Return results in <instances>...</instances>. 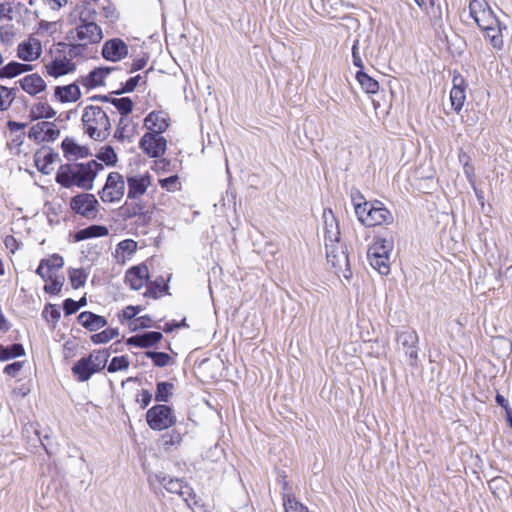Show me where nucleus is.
I'll return each mask as SVG.
<instances>
[{"instance_id": "nucleus-1", "label": "nucleus", "mask_w": 512, "mask_h": 512, "mask_svg": "<svg viewBox=\"0 0 512 512\" xmlns=\"http://www.w3.org/2000/svg\"><path fill=\"white\" fill-rule=\"evenodd\" d=\"M103 169V164L97 160L65 163L57 170L55 181L64 188L76 186L89 191L93 189L94 180Z\"/></svg>"}, {"instance_id": "nucleus-2", "label": "nucleus", "mask_w": 512, "mask_h": 512, "mask_svg": "<svg viewBox=\"0 0 512 512\" xmlns=\"http://www.w3.org/2000/svg\"><path fill=\"white\" fill-rule=\"evenodd\" d=\"M469 13L492 47L501 50L504 46L502 30L507 27L502 25L488 3L485 0H470Z\"/></svg>"}, {"instance_id": "nucleus-3", "label": "nucleus", "mask_w": 512, "mask_h": 512, "mask_svg": "<svg viewBox=\"0 0 512 512\" xmlns=\"http://www.w3.org/2000/svg\"><path fill=\"white\" fill-rule=\"evenodd\" d=\"M355 214L359 222L366 227H374L393 222L392 213L380 201L369 202L357 191L351 195Z\"/></svg>"}, {"instance_id": "nucleus-4", "label": "nucleus", "mask_w": 512, "mask_h": 512, "mask_svg": "<svg viewBox=\"0 0 512 512\" xmlns=\"http://www.w3.org/2000/svg\"><path fill=\"white\" fill-rule=\"evenodd\" d=\"M85 133L95 141H103L110 135L111 122L107 113L99 106L85 107L81 118Z\"/></svg>"}, {"instance_id": "nucleus-5", "label": "nucleus", "mask_w": 512, "mask_h": 512, "mask_svg": "<svg viewBox=\"0 0 512 512\" xmlns=\"http://www.w3.org/2000/svg\"><path fill=\"white\" fill-rule=\"evenodd\" d=\"M392 250V243L386 239L376 241L367 252L370 265L381 275L390 273L389 255Z\"/></svg>"}, {"instance_id": "nucleus-6", "label": "nucleus", "mask_w": 512, "mask_h": 512, "mask_svg": "<svg viewBox=\"0 0 512 512\" xmlns=\"http://www.w3.org/2000/svg\"><path fill=\"white\" fill-rule=\"evenodd\" d=\"M96 14V11L85 9L80 13L81 24L76 28L77 38L88 44H97L103 39V33L100 26H98L92 15Z\"/></svg>"}, {"instance_id": "nucleus-7", "label": "nucleus", "mask_w": 512, "mask_h": 512, "mask_svg": "<svg viewBox=\"0 0 512 512\" xmlns=\"http://www.w3.org/2000/svg\"><path fill=\"white\" fill-rule=\"evenodd\" d=\"M148 426L155 431H162L176 423L173 409L165 404H156L146 412Z\"/></svg>"}, {"instance_id": "nucleus-8", "label": "nucleus", "mask_w": 512, "mask_h": 512, "mask_svg": "<svg viewBox=\"0 0 512 512\" xmlns=\"http://www.w3.org/2000/svg\"><path fill=\"white\" fill-rule=\"evenodd\" d=\"M99 202L95 195L90 193H80L73 196L70 200L71 210L82 217L93 220L98 213Z\"/></svg>"}, {"instance_id": "nucleus-9", "label": "nucleus", "mask_w": 512, "mask_h": 512, "mask_svg": "<svg viewBox=\"0 0 512 512\" xmlns=\"http://www.w3.org/2000/svg\"><path fill=\"white\" fill-rule=\"evenodd\" d=\"M125 181L118 172H110L102 190L99 192L100 199L104 203L120 201L124 196Z\"/></svg>"}, {"instance_id": "nucleus-10", "label": "nucleus", "mask_w": 512, "mask_h": 512, "mask_svg": "<svg viewBox=\"0 0 512 512\" xmlns=\"http://www.w3.org/2000/svg\"><path fill=\"white\" fill-rule=\"evenodd\" d=\"M139 147L151 158L162 156L167 147V140L161 134L146 132L139 141Z\"/></svg>"}, {"instance_id": "nucleus-11", "label": "nucleus", "mask_w": 512, "mask_h": 512, "mask_svg": "<svg viewBox=\"0 0 512 512\" xmlns=\"http://www.w3.org/2000/svg\"><path fill=\"white\" fill-rule=\"evenodd\" d=\"M45 72L48 76L55 79L71 74L76 71V64L70 61L67 56L63 54L55 53L52 60L44 65Z\"/></svg>"}, {"instance_id": "nucleus-12", "label": "nucleus", "mask_w": 512, "mask_h": 512, "mask_svg": "<svg viewBox=\"0 0 512 512\" xmlns=\"http://www.w3.org/2000/svg\"><path fill=\"white\" fill-rule=\"evenodd\" d=\"M60 135V131L53 122L42 121L33 125L29 132L28 137L37 142H52L55 141Z\"/></svg>"}, {"instance_id": "nucleus-13", "label": "nucleus", "mask_w": 512, "mask_h": 512, "mask_svg": "<svg viewBox=\"0 0 512 512\" xmlns=\"http://www.w3.org/2000/svg\"><path fill=\"white\" fill-rule=\"evenodd\" d=\"M128 52V46L122 39L113 38L103 44L101 55L107 61L119 62L127 57Z\"/></svg>"}, {"instance_id": "nucleus-14", "label": "nucleus", "mask_w": 512, "mask_h": 512, "mask_svg": "<svg viewBox=\"0 0 512 512\" xmlns=\"http://www.w3.org/2000/svg\"><path fill=\"white\" fill-rule=\"evenodd\" d=\"M423 9L428 15L431 25L439 33L440 30L444 29V12H447V3L444 1L443 4L439 0H429L428 5L424 2Z\"/></svg>"}, {"instance_id": "nucleus-15", "label": "nucleus", "mask_w": 512, "mask_h": 512, "mask_svg": "<svg viewBox=\"0 0 512 512\" xmlns=\"http://www.w3.org/2000/svg\"><path fill=\"white\" fill-rule=\"evenodd\" d=\"M128 192V200H136L144 195L151 184V175L146 172L145 174L131 175L126 178Z\"/></svg>"}, {"instance_id": "nucleus-16", "label": "nucleus", "mask_w": 512, "mask_h": 512, "mask_svg": "<svg viewBox=\"0 0 512 512\" xmlns=\"http://www.w3.org/2000/svg\"><path fill=\"white\" fill-rule=\"evenodd\" d=\"M42 54V43L38 38L30 36L17 46V57L24 62L37 60Z\"/></svg>"}, {"instance_id": "nucleus-17", "label": "nucleus", "mask_w": 512, "mask_h": 512, "mask_svg": "<svg viewBox=\"0 0 512 512\" xmlns=\"http://www.w3.org/2000/svg\"><path fill=\"white\" fill-rule=\"evenodd\" d=\"M116 68L109 66H100L92 69L87 75L80 77L78 80L88 90L105 84V79L113 72Z\"/></svg>"}, {"instance_id": "nucleus-18", "label": "nucleus", "mask_w": 512, "mask_h": 512, "mask_svg": "<svg viewBox=\"0 0 512 512\" xmlns=\"http://www.w3.org/2000/svg\"><path fill=\"white\" fill-rule=\"evenodd\" d=\"M149 280L147 265L139 264L129 268L125 274V282L132 290H140Z\"/></svg>"}, {"instance_id": "nucleus-19", "label": "nucleus", "mask_w": 512, "mask_h": 512, "mask_svg": "<svg viewBox=\"0 0 512 512\" xmlns=\"http://www.w3.org/2000/svg\"><path fill=\"white\" fill-rule=\"evenodd\" d=\"M325 248L327 260L332 264L333 267L342 269L343 267H347L349 265L347 249L344 245L340 244V242L333 244L327 243Z\"/></svg>"}, {"instance_id": "nucleus-20", "label": "nucleus", "mask_w": 512, "mask_h": 512, "mask_svg": "<svg viewBox=\"0 0 512 512\" xmlns=\"http://www.w3.org/2000/svg\"><path fill=\"white\" fill-rule=\"evenodd\" d=\"M162 338L163 334L159 331H146L127 338L126 344L128 346L147 349L156 346Z\"/></svg>"}, {"instance_id": "nucleus-21", "label": "nucleus", "mask_w": 512, "mask_h": 512, "mask_svg": "<svg viewBox=\"0 0 512 512\" xmlns=\"http://www.w3.org/2000/svg\"><path fill=\"white\" fill-rule=\"evenodd\" d=\"M144 126L149 133H164L169 127V117L164 111H152L144 119Z\"/></svg>"}, {"instance_id": "nucleus-22", "label": "nucleus", "mask_w": 512, "mask_h": 512, "mask_svg": "<svg viewBox=\"0 0 512 512\" xmlns=\"http://www.w3.org/2000/svg\"><path fill=\"white\" fill-rule=\"evenodd\" d=\"M59 154L50 147H42L34 154L35 165L42 174L49 175L52 171L51 164L58 159Z\"/></svg>"}, {"instance_id": "nucleus-23", "label": "nucleus", "mask_w": 512, "mask_h": 512, "mask_svg": "<svg viewBox=\"0 0 512 512\" xmlns=\"http://www.w3.org/2000/svg\"><path fill=\"white\" fill-rule=\"evenodd\" d=\"M17 83L30 96H36L47 88L45 80L38 73L28 74L19 79Z\"/></svg>"}, {"instance_id": "nucleus-24", "label": "nucleus", "mask_w": 512, "mask_h": 512, "mask_svg": "<svg viewBox=\"0 0 512 512\" xmlns=\"http://www.w3.org/2000/svg\"><path fill=\"white\" fill-rule=\"evenodd\" d=\"M120 215L124 220H130L135 217L142 218L143 221L150 220V216L146 211L145 204L138 199L126 201L123 206L120 207Z\"/></svg>"}, {"instance_id": "nucleus-25", "label": "nucleus", "mask_w": 512, "mask_h": 512, "mask_svg": "<svg viewBox=\"0 0 512 512\" xmlns=\"http://www.w3.org/2000/svg\"><path fill=\"white\" fill-rule=\"evenodd\" d=\"M156 479L169 493L178 494L181 497H184L186 493L184 489H187L190 490L189 495L193 494V489L182 479L171 478L163 473L157 474Z\"/></svg>"}, {"instance_id": "nucleus-26", "label": "nucleus", "mask_w": 512, "mask_h": 512, "mask_svg": "<svg viewBox=\"0 0 512 512\" xmlns=\"http://www.w3.org/2000/svg\"><path fill=\"white\" fill-rule=\"evenodd\" d=\"M81 326L90 332H96L107 325V319L91 311H83L77 316Z\"/></svg>"}, {"instance_id": "nucleus-27", "label": "nucleus", "mask_w": 512, "mask_h": 512, "mask_svg": "<svg viewBox=\"0 0 512 512\" xmlns=\"http://www.w3.org/2000/svg\"><path fill=\"white\" fill-rule=\"evenodd\" d=\"M64 157L68 160L71 158H86L91 155L90 150L86 146L79 145L73 138L66 137L62 143Z\"/></svg>"}, {"instance_id": "nucleus-28", "label": "nucleus", "mask_w": 512, "mask_h": 512, "mask_svg": "<svg viewBox=\"0 0 512 512\" xmlns=\"http://www.w3.org/2000/svg\"><path fill=\"white\" fill-rule=\"evenodd\" d=\"M73 376L79 381V382H86L88 381L92 375L97 373L96 369L94 368L92 364L91 357H82L77 362L74 363L72 369Z\"/></svg>"}, {"instance_id": "nucleus-29", "label": "nucleus", "mask_w": 512, "mask_h": 512, "mask_svg": "<svg viewBox=\"0 0 512 512\" xmlns=\"http://www.w3.org/2000/svg\"><path fill=\"white\" fill-rule=\"evenodd\" d=\"M55 98L61 103L76 102L81 97V90L78 81L69 85L56 86L54 89Z\"/></svg>"}, {"instance_id": "nucleus-30", "label": "nucleus", "mask_w": 512, "mask_h": 512, "mask_svg": "<svg viewBox=\"0 0 512 512\" xmlns=\"http://www.w3.org/2000/svg\"><path fill=\"white\" fill-rule=\"evenodd\" d=\"M55 53L63 54L73 61L77 57H82L87 49V43H65L58 42L54 45Z\"/></svg>"}, {"instance_id": "nucleus-31", "label": "nucleus", "mask_w": 512, "mask_h": 512, "mask_svg": "<svg viewBox=\"0 0 512 512\" xmlns=\"http://www.w3.org/2000/svg\"><path fill=\"white\" fill-rule=\"evenodd\" d=\"M109 234V229L105 225L93 224L74 233V240L81 242L87 239L105 237Z\"/></svg>"}, {"instance_id": "nucleus-32", "label": "nucleus", "mask_w": 512, "mask_h": 512, "mask_svg": "<svg viewBox=\"0 0 512 512\" xmlns=\"http://www.w3.org/2000/svg\"><path fill=\"white\" fill-rule=\"evenodd\" d=\"M168 279H165L163 276H158L155 280L151 281L147 285V289L144 293L145 296L151 297L154 299L159 298L162 293L168 291Z\"/></svg>"}, {"instance_id": "nucleus-33", "label": "nucleus", "mask_w": 512, "mask_h": 512, "mask_svg": "<svg viewBox=\"0 0 512 512\" xmlns=\"http://www.w3.org/2000/svg\"><path fill=\"white\" fill-rule=\"evenodd\" d=\"M56 115V111L46 102H39L30 109L29 116L32 121L50 119Z\"/></svg>"}, {"instance_id": "nucleus-34", "label": "nucleus", "mask_w": 512, "mask_h": 512, "mask_svg": "<svg viewBox=\"0 0 512 512\" xmlns=\"http://www.w3.org/2000/svg\"><path fill=\"white\" fill-rule=\"evenodd\" d=\"M25 355L24 346L21 343L11 345L0 344V361L5 362Z\"/></svg>"}, {"instance_id": "nucleus-35", "label": "nucleus", "mask_w": 512, "mask_h": 512, "mask_svg": "<svg viewBox=\"0 0 512 512\" xmlns=\"http://www.w3.org/2000/svg\"><path fill=\"white\" fill-rule=\"evenodd\" d=\"M356 80L361 88L368 94H376L379 90V83L377 80L369 76L364 70H358L355 75Z\"/></svg>"}, {"instance_id": "nucleus-36", "label": "nucleus", "mask_w": 512, "mask_h": 512, "mask_svg": "<svg viewBox=\"0 0 512 512\" xmlns=\"http://www.w3.org/2000/svg\"><path fill=\"white\" fill-rule=\"evenodd\" d=\"M282 500L285 512H309L308 507L300 502L292 492H283Z\"/></svg>"}, {"instance_id": "nucleus-37", "label": "nucleus", "mask_w": 512, "mask_h": 512, "mask_svg": "<svg viewBox=\"0 0 512 512\" xmlns=\"http://www.w3.org/2000/svg\"><path fill=\"white\" fill-rule=\"evenodd\" d=\"M174 385L167 381H160L156 384L155 400L160 403H166L173 395Z\"/></svg>"}, {"instance_id": "nucleus-38", "label": "nucleus", "mask_w": 512, "mask_h": 512, "mask_svg": "<svg viewBox=\"0 0 512 512\" xmlns=\"http://www.w3.org/2000/svg\"><path fill=\"white\" fill-rule=\"evenodd\" d=\"M96 158L109 167L115 166L118 162V156L111 145L103 146L96 154Z\"/></svg>"}, {"instance_id": "nucleus-39", "label": "nucleus", "mask_w": 512, "mask_h": 512, "mask_svg": "<svg viewBox=\"0 0 512 512\" xmlns=\"http://www.w3.org/2000/svg\"><path fill=\"white\" fill-rule=\"evenodd\" d=\"M396 340H397L398 344L401 345L403 347V349H405L408 347L411 348V346L414 344H418L419 338H418L416 331L407 329V330L399 331L397 333Z\"/></svg>"}, {"instance_id": "nucleus-40", "label": "nucleus", "mask_w": 512, "mask_h": 512, "mask_svg": "<svg viewBox=\"0 0 512 512\" xmlns=\"http://www.w3.org/2000/svg\"><path fill=\"white\" fill-rule=\"evenodd\" d=\"M111 104L117 109L121 117L127 118L133 111L134 103L130 97L113 98Z\"/></svg>"}, {"instance_id": "nucleus-41", "label": "nucleus", "mask_w": 512, "mask_h": 512, "mask_svg": "<svg viewBox=\"0 0 512 512\" xmlns=\"http://www.w3.org/2000/svg\"><path fill=\"white\" fill-rule=\"evenodd\" d=\"M68 276L72 288L79 289L85 285L88 274L83 268H72L69 270Z\"/></svg>"}, {"instance_id": "nucleus-42", "label": "nucleus", "mask_w": 512, "mask_h": 512, "mask_svg": "<svg viewBox=\"0 0 512 512\" xmlns=\"http://www.w3.org/2000/svg\"><path fill=\"white\" fill-rule=\"evenodd\" d=\"M88 357H91L92 364L97 372L103 370L108 362L110 357V350L102 349L98 351H94L90 353Z\"/></svg>"}, {"instance_id": "nucleus-43", "label": "nucleus", "mask_w": 512, "mask_h": 512, "mask_svg": "<svg viewBox=\"0 0 512 512\" xmlns=\"http://www.w3.org/2000/svg\"><path fill=\"white\" fill-rule=\"evenodd\" d=\"M118 336H119V329L110 327L101 332L92 334L90 339H91L92 343H94V344H105Z\"/></svg>"}, {"instance_id": "nucleus-44", "label": "nucleus", "mask_w": 512, "mask_h": 512, "mask_svg": "<svg viewBox=\"0 0 512 512\" xmlns=\"http://www.w3.org/2000/svg\"><path fill=\"white\" fill-rule=\"evenodd\" d=\"M145 356L151 359L155 367L159 368L169 365L172 360L171 356L166 352L146 351Z\"/></svg>"}, {"instance_id": "nucleus-45", "label": "nucleus", "mask_w": 512, "mask_h": 512, "mask_svg": "<svg viewBox=\"0 0 512 512\" xmlns=\"http://www.w3.org/2000/svg\"><path fill=\"white\" fill-rule=\"evenodd\" d=\"M466 100V90L462 88L451 89L450 91V101L451 106L455 112L459 113L464 105Z\"/></svg>"}, {"instance_id": "nucleus-46", "label": "nucleus", "mask_w": 512, "mask_h": 512, "mask_svg": "<svg viewBox=\"0 0 512 512\" xmlns=\"http://www.w3.org/2000/svg\"><path fill=\"white\" fill-rule=\"evenodd\" d=\"M140 80H142L141 75L130 77L124 83H121V87L119 89L112 91L111 94L119 96L125 93L133 92L135 88L138 86Z\"/></svg>"}, {"instance_id": "nucleus-47", "label": "nucleus", "mask_w": 512, "mask_h": 512, "mask_svg": "<svg viewBox=\"0 0 512 512\" xmlns=\"http://www.w3.org/2000/svg\"><path fill=\"white\" fill-rule=\"evenodd\" d=\"M42 316L48 322H52L53 325H56L61 317L59 306L56 304L48 303L42 311Z\"/></svg>"}, {"instance_id": "nucleus-48", "label": "nucleus", "mask_w": 512, "mask_h": 512, "mask_svg": "<svg viewBox=\"0 0 512 512\" xmlns=\"http://www.w3.org/2000/svg\"><path fill=\"white\" fill-rule=\"evenodd\" d=\"M20 75L19 62L10 61L0 68L1 79H12Z\"/></svg>"}, {"instance_id": "nucleus-49", "label": "nucleus", "mask_w": 512, "mask_h": 512, "mask_svg": "<svg viewBox=\"0 0 512 512\" xmlns=\"http://www.w3.org/2000/svg\"><path fill=\"white\" fill-rule=\"evenodd\" d=\"M130 362L127 356H115L108 364L107 370L109 373L125 370L129 367Z\"/></svg>"}, {"instance_id": "nucleus-50", "label": "nucleus", "mask_w": 512, "mask_h": 512, "mask_svg": "<svg viewBox=\"0 0 512 512\" xmlns=\"http://www.w3.org/2000/svg\"><path fill=\"white\" fill-rule=\"evenodd\" d=\"M42 264L45 265L46 269L50 272L58 270L63 267L64 259L59 254H53L49 258L41 260Z\"/></svg>"}, {"instance_id": "nucleus-51", "label": "nucleus", "mask_w": 512, "mask_h": 512, "mask_svg": "<svg viewBox=\"0 0 512 512\" xmlns=\"http://www.w3.org/2000/svg\"><path fill=\"white\" fill-rule=\"evenodd\" d=\"M48 280H50V283L44 286V291L51 295L58 294L62 289L63 279L52 277V275H50Z\"/></svg>"}, {"instance_id": "nucleus-52", "label": "nucleus", "mask_w": 512, "mask_h": 512, "mask_svg": "<svg viewBox=\"0 0 512 512\" xmlns=\"http://www.w3.org/2000/svg\"><path fill=\"white\" fill-rule=\"evenodd\" d=\"M178 179V175H171L169 177L159 179V185L161 188L169 192H173L177 190Z\"/></svg>"}, {"instance_id": "nucleus-53", "label": "nucleus", "mask_w": 512, "mask_h": 512, "mask_svg": "<svg viewBox=\"0 0 512 512\" xmlns=\"http://www.w3.org/2000/svg\"><path fill=\"white\" fill-rule=\"evenodd\" d=\"M101 15L111 23H114L118 19V13L114 5L107 2L106 5L102 6Z\"/></svg>"}, {"instance_id": "nucleus-54", "label": "nucleus", "mask_w": 512, "mask_h": 512, "mask_svg": "<svg viewBox=\"0 0 512 512\" xmlns=\"http://www.w3.org/2000/svg\"><path fill=\"white\" fill-rule=\"evenodd\" d=\"M325 230L339 229L336 217L331 209H325L323 213Z\"/></svg>"}, {"instance_id": "nucleus-55", "label": "nucleus", "mask_w": 512, "mask_h": 512, "mask_svg": "<svg viewBox=\"0 0 512 512\" xmlns=\"http://www.w3.org/2000/svg\"><path fill=\"white\" fill-rule=\"evenodd\" d=\"M128 127V119L124 117H120L119 123L114 133V138L118 141L123 142L127 137L126 131Z\"/></svg>"}, {"instance_id": "nucleus-56", "label": "nucleus", "mask_w": 512, "mask_h": 512, "mask_svg": "<svg viewBox=\"0 0 512 512\" xmlns=\"http://www.w3.org/2000/svg\"><path fill=\"white\" fill-rule=\"evenodd\" d=\"M359 39H355L352 45V62L359 70H364V64L359 53Z\"/></svg>"}, {"instance_id": "nucleus-57", "label": "nucleus", "mask_w": 512, "mask_h": 512, "mask_svg": "<svg viewBox=\"0 0 512 512\" xmlns=\"http://www.w3.org/2000/svg\"><path fill=\"white\" fill-rule=\"evenodd\" d=\"M165 445H177L182 441V434L176 430H172L171 432L164 434L162 436Z\"/></svg>"}, {"instance_id": "nucleus-58", "label": "nucleus", "mask_w": 512, "mask_h": 512, "mask_svg": "<svg viewBox=\"0 0 512 512\" xmlns=\"http://www.w3.org/2000/svg\"><path fill=\"white\" fill-rule=\"evenodd\" d=\"M137 249V242L133 239H125L118 243L117 250H121L122 252H127L128 254H132Z\"/></svg>"}, {"instance_id": "nucleus-59", "label": "nucleus", "mask_w": 512, "mask_h": 512, "mask_svg": "<svg viewBox=\"0 0 512 512\" xmlns=\"http://www.w3.org/2000/svg\"><path fill=\"white\" fill-rule=\"evenodd\" d=\"M22 368H23V362L15 361L13 363L7 364L4 367L3 372H4V374H6L10 377H16Z\"/></svg>"}, {"instance_id": "nucleus-60", "label": "nucleus", "mask_w": 512, "mask_h": 512, "mask_svg": "<svg viewBox=\"0 0 512 512\" xmlns=\"http://www.w3.org/2000/svg\"><path fill=\"white\" fill-rule=\"evenodd\" d=\"M152 393L149 390L142 389L136 398L137 403L140 404L142 409H145L152 401Z\"/></svg>"}, {"instance_id": "nucleus-61", "label": "nucleus", "mask_w": 512, "mask_h": 512, "mask_svg": "<svg viewBox=\"0 0 512 512\" xmlns=\"http://www.w3.org/2000/svg\"><path fill=\"white\" fill-rule=\"evenodd\" d=\"M80 309V305L76 304V300L67 298L63 301V311L65 316L75 314Z\"/></svg>"}, {"instance_id": "nucleus-62", "label": "nucleus", "mask_w": 512, "mask_h": 512, "mask_svg": "<svg viewBox=\"0 0 512 512\" xmlns=\"http://www.w3.org/2000/svg\"><path fill=\"white\" fill-rule=\"evenodd\" d=\"M405 355L408 357V362L410 366H416L418 362V347L417 344H414L408 348H405Z\"/></svg>"}, {"instance_id": "nucleus-63", "label": "nucleus", "mask_w": 512, "mask_h": 512, "mask_svg": "<svg viewBox=\"0 0 512 512\" xmlns=\"http://www.w3.org/2000/svg\"><path fill=\"white\" fill-rule=\"evenodd\" d=\"M325 245L327 243H338L340 242V230L339 229H332V230H325L324 235Z\"/></svg>"}, {"instance_id": "nucleus-64", "label": "nucleus", "mask_w": 512, "mask_h": 512, "mask_svg": "<svg viewBox=\"0 0 512 512\" xmlns=\"http://www.w3.org/2000/svg\"><path fill=\"white\" fill-rule=\"evenodd\" d=\"M187 326H188V325H187V323H186V320H185V319H182V320H181V321H179V322H178V321H175V320H174V321H171V322H167V323H165V324H164V326H163V328H162V329H163V331H164L165 333H170V332H172V331H174V330H176V329H179V328H181V327H187Z\"/></svg>"}]
</instances>
